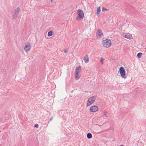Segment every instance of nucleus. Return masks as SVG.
Returning <instances> with one entry per match:
<instances>
[{
  "label": "nucleus",
  "instance_id": "obj_1",
  "mask_svg": "<svg viewBox=\"0 0 146 146\" xmlns=\"http://www.w3.org/2000/svg\"><path fill=\"white\" fill-rule=\"evenodd\" d=\"M118 72L120 74L121 77L124 79H126L127 78V76L125 74V71L123 67L121 66L119 68Z\"/></svg>",
  "mask_w": 146,
  "mask_h": 146
},
{
  "label": "nucleus",
  "instance_id": "obj_2",
  "mask_svg": "<svg viewBox=\"0 0 146 146\" xmlns=\"http://www.w3.org/2000/svg\"><path fill=\"white\" fill-rule=\"evenodd\" d=\"M81 69V68L80 65L76 68L74 72L75 78L76 80H78L80 77V76L78 75V74L80 72Z\"/></svg>",
  "mask_w": 146,
  "mask_h": 146
},
{
  "label": "nucleus",
  "instance_id": "obj_3",
  "mask_svg": "<svg viewBox=\"0 0 146 146\" xmlns=\"http://www.w3.org/2000/svg\"><path fill=\"white\" fill-rule=\"evenodd\" d=\"M102 44L105 47L108 48L110 46L111 44V41L109 39L105 40L103 39Z\"/></svg>",
  "mask_w": 146,
  "mask_h": 146
},
{
  "label": "nucleus",
  "instance_id": "obj_4",
  "mask_svg": "<svg viewBox=\"0 0 146 146\" xmlns=\"http://www.w3.org/2000/svg\"><path fill=\"white\" fill-rule=\"evenodd\" d=\"M78 17L76 18V19L77 20H81L83 19L84 17V13L83 11L81 9H79L77 11Z\"/></svg>",
  "mask_w": 146,
  "mask_h": 146
},
{
  "label": "nucleus",
  "instance_id": "obj_5",
  "mask_svg": "<svg viewBox=\"0 0 146 146\" xmlns=\"http://www.w3.org/2000/svg\"><path fill=\"white\" fill-rule=\"evenodd\" d=\"M96 100V97L95 96H92L88 98L86 104L87 106H90Z\"/></svg>",
  "mask_w": 146,
  "mask_h": 146
},
{
  "label": "nucleus",
  "instance_id": "obj_6",
  "mask_svg": "<svg viewBox=\"0 0 146 146\" xmlns=\"http://www.w3.org/2000/svg\"><path fill=\"white\" fill-rule=\"evenodd\" d=\"M98 110V106H91L90 109V111L91 112H95L97 111Z\"/></svg>",
  "mask_w": 146,
  "mask_h": 146
},
{
  "label": "nucleus",
  "instance_id": "obj_7",
  "mask_svg": "<svg viewBox=\"0 0 146 146\" xmlns=\"http://www.w3.org/2000/svg\"><path fill=\"white\" fill-rule=\"evenodd\" d=\"M31 45L29 43H27L26 44H25L24 50L26 52H27L29 51Z\"/></svg>",
  "mask_w": 146,
  "mask_h": 146
},
{
  "label": "nucleus",
  "instance_id": "obj_8",
  "mask_svg": "<svg viewBox=\"0 0 146 146\" xmlns=\"http://www.w3.org/2000/svg\"><path fill=\"white\" fill-rule=\"evenodd\" d=\"M84 60L86 63H87L89 61L88 55H87L84 57Z\"/></svg>",
  "mask_w": 146,
  "mask_h": 146
},
{
  "label": "nucleus",
  "instance_id": "obj_9",
  "mask_svg": "<svg viewBox=\"0 0 146 146\" xmlns=\"http://www.w3.org/2000/svg\"><path fill=\"white\" fill-rule=\"evenodd\" d=\"M123 36L125 38H126L129 39H131L133 38V37L131 35H129L123 34Z\"/></svg>",
  "mask_w": 146,
  "mask_h": 146
},
{
  "label": "nucleus",
  "instance_id": "obj_10",
  "mask_svg": "<svg viewBox=\"0 0 146 146\" xmlns=\"http://www.w3.org/2000/svg\"><path fill=\"white\" fill-rule=\"evenodd\" d=\"M97 34L98 35L99 37L103 35V33L101 29H99L98 30Z\"/></svg>",
  "mask_w": 146,
  "mask_h": 146
},
{
  "label": "nucleus",
  "instance_id": "obj_11",
  "mask_svg": "<svg viewBox=\"0 0 146 146\" xmlns=\"http://www.w3.org/2000/svg\"><path fill=\"white\" fill-rule=\"evenodd\" d=\"M20 8L19 7H18L15 10V15H17L18 13L20 11Z\"/></svg>",
  "mask_w": 146,
  "mask_h": 146
},
{
  "label": "nucleus",
  "instance_id": "obj_12",
  "mask_svg": "<svg viewBox=\"0 0 146 146\" xmlns=\"http://www.w3.org/2000/svg\"><path fill=\"white\" fill-rule=\"evenodd\" d=\"M101 11L100 8V7H98L97 10L96 15H98L100 13Z\"/></svg>",
  "mask_w": 146,
  "mask_h": 146
},
{
  "label": "nucleus",
  "instance_id": "obj_13",
  "mask_svg": "<svg viewBox=\"0 0 146 146\" xmlns=\"http://www.w3.org/2000/svg\"><path fill=\"white\" fill-rule=\"evenodd\" d=\"M87 136L88 139H90L92 137V135L91 133H89L87 134Z\"/></svg>",
  "mask_w": 146,
  "mask_h": 146
},
{
  "label": "nucleus",
  "instance_id": "obj_14",
  "mask_svg": "<svg viewBox=\"0 0 146 146\" xmlns=\"http://www.w3.org/2000/svg\"><path fill=\"white\" fill-rule=\"evenodd\" d=\"M66 137H65L66 141H68L70 139V137L68 134H66Z\"/></svg>",
  "mask_w": 146,
  "mask_h": 146
},
{
  "label": "nucleus",
  "instance_id": "obj_15",
  "mask_svg": "<svg viewBox=\"0 0 146 146\" xmlns=\"http://www.w3.org/2000/svg\"><path fill=\"white\" fill-rule=\"evenodd\" d=\"M52 31H50L48 32V36H50L52 35Z\"/></svg>",
  "mask_w": 146,
  "mask_h": 146
},
{
  "label": "nucleus",
  "instance_id": "obj_16",
  "mask_svg": "<svg viewBox=\"0 0 146 146\" xmlns=\"http://www.w3.org/2000/svg\"><path fill=\"white\" fill-rule=\"evenodd\" d=\"M142 54L141 52H139L137 54V56L138 58H139L141 57L142 55Z\"/></svg>",
  "mask_w": 146,
  "mask_h": 146
},
{
  "label": "nucleus",
  "instance_id": "obj_17",
  "mask_svg": "<svg viewBox=\"0 0 146 146\" xmlns=\"http://www.w3.org/2000/svg\"><path fill=\"white\" fill-rule=\"evenodd\" d=\"M107 111L105 110L103 112L104 116L105 117H107Z\"/></svg>",
  "mask_w": 146,
  "mask_h": 146
},
{
  "label": "nucleus",
  "instance_id": "obj_18",
  "mask_svg": "<svg viewBox=\"0 0 146 146\" xmlns=\"http://www.w3.org/2000/svg\"><path fill=\"white\" fill-rule=\"evenodd\" d=\"M108 9H107L105 8L104 7H103L102 8V11H107Z\"/></svg>",
  "mask_w": 146,
  "mask_h": 146
},
{
  "label": "nucleus",
  "instance_id": "obj_19",
  "mask_svg": "<svg viewBox=\"0 0 146 146\" xmlns=\"http://www.w3.org/2000/svg\"><path fill=\"white\" fill-rule=\"evenodd\" d=\"M17 15H15V14H14V15H12V17H13V19H15V18L17 17Z\"/></svg>",
  "mask_w": 146,
  "mask_h": 146
},
{
  "label": "nucleus",
  "instance_id": "obj_20",
  "mask_svg": "<svg viewBox=\"0 0 146 146\" xmlns=\"http://www.w3.org/2000/svg\"><path fill=\"white\" fill-rule=\"evenodd\" d=\"M104 59L103 58H101L100 61H101V64H103V62H102L104 60Z\"/></svg>",
  "mask_w": 146,
  "mask_h": 146
},
{
  "label": "nucleus",
  "instance_id": "obj_21",
  "mask_svg": "<svg viewBox=\"0 0 146 146\" xmlns=\"http://www.w3.org/2000/svg\"><path fill=\"white\" fill-rule=\"evenodd\" d=\"M2 72L3 74H5L6 73V70L5 69H3Z\"/></svg>",
  "mask_w": 146,
  "mask_h": 146
},
{
  "label": "nucleus",
  "instance_id": "obj_22",
  "mask_svg": "<svg viewBox=\"0 0 146 146\" xmlns=\"http://www.w3.org/2000/svg\"><path fill=\"white\" fill-rule=\"evenodd\" d=\"M34 127L36 128H38V125L37 124H36L34 126Z\"/></svg>",
  "mask_w": 146,
  "mask_h": 146
},
{
  "label": "nucleus",
  "instance_id": "obj_23",
  "mask_svg": "<svg viewBox=\"0 0 146 146\" xmlns=\"http://www.w3.org/2000/svg\"><path fill=\"white\" fill-rule=\"evenodd\" d=\"M122 27V26L121 25H120L118 26L117 27V28H119V29H120Z\"/></svg>",
  "mask_w": 146,
  "mask_h": 146
},
{
  "label": "nucleus",
  "instance_id": "obj_24",
  "mask_svg": "<svg viewBox=\"0 0 146 146\" xmlns=\"http://www.w3.org/2000/svg\"><path fill=\"white\" fill-rule=\"evenodd\" d=\"M53 117H51V118H50V121H51L52 120V119H53Z\"/></svg>",
  "mask_w": 146,
  "mask_h": 146
},
{
  "label": "nucleus",
  "instance_id": "obj_25",
  "mask_svg": "<svg viewBox=\"0 0 146 146\" xmlns=\"http://www.w3.org/2000/svg\"><path fill=\"white\" fill-rule=\"evenodd\" d=\"M64 52H66V53L68 52V51H66V50H64Z\"/></svg>",
  "mask_w": 146,
  "mask_h": 146
},
{
  "label": "nucleus",
  "instance_id": "obj_26",
  "mask_svg": "<svg viewBox=\"0 0 146 146\" xmlns=\"http://www.w3.org/2000/svg\"><path fill=\"white\" fill-rule=\"evenodd\" d=\"M119 146H124L123 145H119Z\"/></svg>",
  "mask_w": 146,
  "mask_h": 146
},
{
  "label": "nucleus",
  "instance_id": "obj_27",
  "mask_svg": "<svg viewBox=\"0 0 146 146\" xmlns=\"http://www.w3.org/2000/svg\"><path fill=\"white\" fill-rule=\"evenodd\" d=\"M50 1H51V2L52 3V0H50Z\"/></svg>",
  "mask_w": 146,
  "mask_h": 146
},
{
  "label": "nucleus",
  "instance_id": "obj_28",
  "mask_svg": "<svg viewBox=\"0 0 146 146\" xmlns=\"http://www.w3.org/2000/svg\"><path fill=\"white\" fill-rule=\"evenodd\" d=\"M137 146H139L137 144Z\"/></svg>",
  "mask_w": 146,
  "mask_h": 146
}]
</instances>
